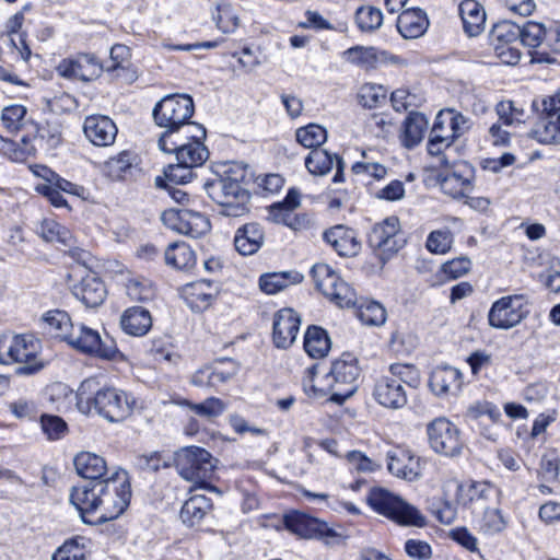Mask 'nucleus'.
<instances>
[{
  "mask_svg": "<svg viewBox=\"0 0 560 560\" xmlns=\"http://www.w3.org/2000/svg\"><path fill=\"white\" fill-rule=\"evenodd\" d=\"M40 425L47 439L51 441L63 438L68 431L67 423L59 416L42 415Z\"/></svg>",
  "mask_w": 560,
  "mask_h": 560,
  "instance_id": "53",
  "label": "nucleus"
},
{
  "mask_svg": "<svg viewBox=\"0 0 560 560\" xmlns=\"http://www.w3.org/2000/svg\"><path fill=\"white\" fill-rule=\"evenodd\" d=\"M135 156L128 151H122L110 158L105 163V172L108 177L115 180L124 179L133 166Z\"/></svg>",
  "mask_w": 560,
  "mask_h": 560,
  "instance_id": "43",
  "label": "nucleus"
},
{
  "mask_svg": "<svg viewBox=\"0 0 560 560\" xmlns=\"http://www.w3.org/2000/svg\"><path fill=\"white\" fill-rule=\"evenodd\" d=\"M360 368L357 359L350 353L332 362L330 372L325 376L331 400L343 402L352 396L359 386Z\"/></svg>",
  "mask_w": 560,
  "mask_h": 560,
  "instance_id": "9",
  "label": "nucleus"
},
{
  "mask_svg": "<svg viewBox=\"0 0 560 560\" xmlns=\"http://www.w3.org/2000/svg\"><path fill=\"white\" fill-rule=\"evenodd\" d=\"M547 28L544 24L538 22L528 21L523 26H520L521 40L528 47L544 46Z\"/></svg>",
  "mask_w": 560,
  "mask_h": 560,
  "instance_id": "50",
  "label": "nucleus"
},
{
  "mask_svg": "<svg viewBox=\"0 0 560 560\" xmlns=\"http://www.w3.org/2000/svg\"><path fill=\"white\" fill-rule=\"evenodd\" d=\"M203 139L192 137L172 138L166 148H159L165 153H175L176 160L191 167L200 166L208 159L209 152L202 143Z\"/></svg>",
  "mask_w": 560,
  "mask_h": 560,
  "instance_id": "17",
  "label": "nucleus"
},
{
  "mask_svg": "<svg viewBox=\"0 0 560 560\" xmlns=\"http://www.w3.org/2000/svg\"><path fill=\"white\" fill-rule=\"evenodd\" d=\"M304 349L311 358L326 357L330 349V339L326 330L317 326L308 327L304 337Z\"/></svg>",
  "mask_w": 560,
  "mask_h": 560,
  "instance_id": "38",
  "label": "nucleus"
},
{
  "mask_svg": "<svg viewBox=\"0 0 560 560\" xmlns=\"http://www.w3.org/2000/svg\"><path fill=\"white\" fill-rule=\"evenodd\" d=\"M211 509L210 500L203 494H192L182 506L180 518L192 527L199 524Z\"/></svg>",
  "mask_w": 560,
  "mask_h": 560,
  "instance_id": "33",
  "label": "nucleus"
},
{
  "mask_svg": "<svg viewBox=\"0 0 560 560\" xmlns=\"http://www.w3.org/2000/svg\"><path fill=\"white\" fill-rule=\"evenodd\" d=\"M429 442L434 452L454 457L460 454L463 441L459 430L445 418H438L427 428Z\"/></svg>",
  "mask_w": 560,
  "mask_h": 560,
  "instance_id": "15",
  "label": "nucleus"
},
{
  "mask_svg": "<svg viewBox=\"0 0 560 560\" xmlns=\"http://www.w3.org/2000/svg\"><path fill=\"white\" fill-rule=\"evenodd\" d=\"M368 502L380 514L405 526L424 527L425 516L413 505L392 494L385 489L371 490Z\"/></svg>",
  "mask_w": 560,
  "mask_h": 560,
  "instance_id": "7",
  "label": "nucleus"
},
{
  "mask_svg": "<svg viewBox=\"0 0 560 560\" xmlns=\"http://www.w3.org/2000/svg\"><path fill=\"white\" fill-rule=\"evenodd\" d=\"M547 121L539 124L533 131L532 137L544 144H560V110L550 114Z\"/></svg>",
  "mask_w": 560,
  "mask_h": 560,
  "instance_id": "39",
  "label": "nucleus"
},
{
  "mask_svg": "<svg viewBox=\"0 0 560 560\" xmlns=\"http://www.w3.org/2000/svg\"><path fill=\"white\" fill-rule=\"evenodd\" d=\"M324 240L345 257L355 256L361 248L355 232L345 225H335L325 231Z\"/></svg>",
  "mask_w": 560,
  "mask_h": 560,
  "instance_id": "23",
  "label": "nucleus"
},
{
  "mask_svg": "<svg viewBox=\"0 0 560 560\" xmlns=\"http://www.w3.org/2000/svg\"><path fill=\"white\" fill-rule=\"evenodd\" d=\"M27 109L20 104H13L2 109L1 121L4 128L11 132H19L26 124Z\"/></svg>",
  "mask_w": 560,
  "mask_h": 560,
  "instance_id": "48",
  "label": "nucleus"
},
{
  "mask_svg": "<svg viewBox=\"0 0 560 560\" xmlns=\"http://www.w3.org/2000/svg\"><path fill=\"white\" fill-rule=\"evenodd\" d=\"M130 498L129 476L124 469H118L110 477L91 485L73 487L70 493V502L85 523H92L86 515L94 513H97V518L103 522L117 518L128 508Z\"/></svg>",
  "mask_w": 560,
  "mask_h": 560,
  "instance_id": "1",
  "label": "nucleus"
},
{
  "mask_svg": "<svg viewBox=\"0 0 560 560\" xmlns=\"http://www.w3.org/2000/svg\"><path fill=\"white\" fill-rule=\"evenodd\" d=\"M528 314V303L524 295H506L492 303L488 323L492 328L509 330L520 325Z\"/></svg>",
  "mask_w": 560,
  "mask_h": 560,
  "instance_id": "11",
  "label": "nucleus"
},
{
  "mask_svg": "<svg viewBox=\"0 0 560 560\" xmlns=\"http://www.w3.org/2000/svg\"><path fill=\"white\" fill-rule=\"evenodd\" d=\"M285 529L301 538L318 539L334 536L328 524L299 511H292L282 517Z\"/></svg>",
  "mask_w": 560,
  "mask_h": 560,
  "instance_id": "16",
  "label": "nucleus"
},
{
  "mask_svg": "<svg viewBox=\"0 0 560 560\" xmlns=\"http://www.w3.org/2000/svg\"><path fill=\"white\" fill-rule=\"evenodd\" d=\"M316 288L340 307L355 304V293L327 264H316L311 270Z\"/></svg>",
  "mask_w": 560,
  "mask_h": 560,
  "instance_id": "10",
  "label": "nucleus"
},
{
  "mask_svg": "<svg viewBox=\"0 0 560 560\" xmlns=\"http://www.w3.org/2000/svg\"><path fill=\"white\" fill-rule=\"evenodd\" d=\"M295 136L299 143L312 150L320 149L319 147L327 140L326 129L317 124H310L299 128Z\"/></svg>",
  "mask_w": 560,
  "mask_h": 560,
  "instance_id": "44",
  "label": "nucleus"
},
{
  "mask_svg": "<svg viewBox=\"0 0 560 560\" xmlns=\"http://www.w3.org/2000/svg\"><path fill=\"white\" fill-rule=\"evenodd\" d=\"M360 103L368 108L377 107L386 98V90L382 85L365 84L359 92Z\"/></svg>",
  "mask_w": 560,
  "mask_h": 560,
  "instance_id": "56",
  "label": "nucleus"
},
{
  "mask_svg": "<svg viewBox=\"0 0 560 560\" xmlns=\"http://www.w3.org/2000/svg\"><path fill=\"white\" fill-rule=\"evenodd\" d=\"M38 349V340L33 336L3 335L0 337V363H20L15 373L32 375L43 368V363L37 360Z\"/></svg>",
  "mask_w": 560,
  "mask_h": 560,
  "instance_id": "6",
  "label": "nucleus"
},
{
  "mask_svg": "<svg viewBox=\"0 0 560 560\" xmlns=\"http://www.w3.org/2000/svg\"><path fill=\"white\" fill-rule=\"evenodd\" d=\"M457 502L464 506L480 500H488L498 493L497 488L487 481L457 483Z\"/></svg>",
  "mask_w": 560,
  "mask_h": 560,
  "instance_id": "32",
  "label": "nucleus"
},
{
  "mask_svg": "<svg viewBox=\"0 0 560 560\" xmlns=\"http://www.w3.org/2000/svg\"><path fill=\"white\" fill-rule=\"evenodd\" d=\"M37 136L45 140L49 148H56L61 143V128L56 122H46L36 127Z\"/></svg>",
  "mask_w": 560,
  "mask_h": 560,
  "instance_id": "61",
  "label": "nucleus"
},
{
  "mask_svg": "<svg viewBox=\"0 0 560 560\" xmlns=\"http://www.w3.org/2000/svg\"><path fill=\"white\" fill-rule=\"evenodd\" d=\"M400 224L397 217H388L375 224L369 234V245L385 262L401 248L404 241L398 237Z\"/></svg>",
  "mask_w": 560,
  "mask_h": 560,
  "instance_id": "14",
  "label": "nucleus"
},
{
  "mask_svg": "<svg viewBox=\"0 0 560 560\" xmlns=\"http://www.w3.org/2000/svg\"><path fill=\"white\" fill-rule=\"evenodd\" d=\"M246 176V166L233 164L224 176L206 184L207 194L221 207V214L238 218L249 211L250 194L245 187Z\"/></svg>",
  "mask_w": 560,
  "mask_h": 560,
  "instance_id": "4",
  "label": "nucleus"
},
{
  "mask_svg": "<svg viewBox=\"0 0 560 560\" xmlns=\"http://www.w3.org/2000/svg\"><path fill=\"white\" fill-rule=\"evenodd\" d=\"M301 319L292 308L278 311L273 318L272 339L277 348L287 349L295 341Z\"/></svg>",
  "mask_w": 560,
  "mask_h": 560,
  "instance_id": "18",
  "label": "nucleus"
},
{
  "mask_svg": "<svg viewBox=\"0 0 560 560\" xmlns=\"http://www.w3.org/2000/svg\"><path fill=\"white\" fill-rule=\"evenodd\" d=\"M336 166L334 183L343 182L345 162L338 154H332L325 149H314L305 158V167L315 176H325Z\"/></svg>",
  "mask_w": 560,
  "mask_h": 560,
  "instance_id": "21",
  "label": "nucleus"
},
{
  "mask_svg": "<svg viewBox=\"0 0 560 560\" xmlns=\"http://www.w3.org/2000/svg\"><path fill=\"white\" fill-rule=\"evenodd\" d=\"M385 55V51L364 46H353L342 52L345 60L364 69L375 68L378 62L384 61Z\"/></svg>",
  "mask_w": 560,
  "mask_h": 560,
  "instance_id": "36",
  "label": "nucleus"
},
{
  "mask_svg": "<svg viewBox=\"0 0 560 560\" xmlns=\"http://www.w3.org/2000/svg\"><path fill=\"white\" fill-rule=\"evenodd\" d=\"M491 37L498 44L513 45V43L521 38L520 26L506 21L501 22L493 27Z\"/></svg>",
  "mask_w": 560,
  "mask_h": 560,
  "instance_id": "58",
  "label": "nucleus"
},
{
  "mask_svg": "<svg viewBox=\"0 0 560 560\" xmlns=\"http://www.w3.org/2000/svg\"><path fill=\"white\" fill-rule=\"evenodd\" d=\"M471 261L468 257H458L442 266L443 272L451 279H457L469 271Z\"/></svg>",
  "mask_w": 560,
  "mask_h": 560,
  "instance_id": "63",
  "label": "nucleus"
},
{
  "mask_svg": "<svg viewBox=\"0 0 560 560\" xmlns=\"http://www.w3.org/2000/svg\"><path fill=\"white\" fill-rule=\"evenodd\" d=\"M438 127V116L435 117L433 127L428 141V152L431 155H438L453 143L452 135H450L448 124L443 122Z\"/></svg>",
  "mask_w": 560,
  "mask_h": 560,
  "instance_id": "46",
  "label": "nucleus"
},
{
  "mask_svg": "<svg viewBox=\"0 0 560 560\" xmlns=\"http://www.w3.org/2000/svg\"><path fill=\"white\" fill-rule=\"evenodd\" d=\"M126 291L135 301H149L155 293L151 282L144 279H130L126 284Z\"/></svg>",
  "mask_w": 560,
  "mask_h": 560,
  "instance_id": "57",
  "label": "nucleus"
},
{
  "mask_svg": "<svg viewBox=\"0 0 560 560\" xmlns=\"http://www.w3.org/2000/svg\"><path fill=\"white\" fill-rule=\"evenodd\" d=\"M194 110V100L187 94H170L155 104L152 110L153 120L164 129L158 140L159 148H166V142L182 135L196 139L206 138L203 126L191 121Z\"/></svg>",
  "mask_w": 560,
  "mask_h": 560,
  "instance_id": "2",
  "label": "nucleus"
},
{
  "mask_svg": "<svg viewBox=\"0 0 560 560\" xmlns=\"http://www.w3.org/2000/svg\"><path fill=\"white\" fill-rule=\"evenodd\" d=\"M264 240L262 228L258 223H247L236 230L234 246L241 255L249 256L260 249Z\"/></svg>",
  "mask_w": 560,
  "mask_h": 560,
  "instance_id": "27",
  "label": "nucleus"
},
{
  "mask_svg": "<svg viewBox=\"0 0 560 560\" xmlns=\"http://www.w3.org/2000/svg\"><path fill=\"white\" fill-rule=\"evenodd\" d=\"M472 170L464 166V170L446 172L440 175L439 184L442 191L454 199L468 197L472 191Z\"/></svg>",
  "mask_w": 560,
  "mask_h": 560,
  "instance_id": "24",
  "label": "nucleus"
},
{
  "mask_svg": "<svg viewBox=\"0 0 560 560\" xmlns=\"http://www.w3.org/2000/svg\"><path fill=\"white\" fill-rule=\"evenodd\" d=\"M429 385L436 396H455L463 386V374L451 365L436 366L430 375Z\"/></svg>",
  "mask_w": 560,
  "mask_h": 560,
  "instance_id": "22",
  "label": "nucleus"
},
{
  "mask_svg": "<svg viewBox=\"0 0 560 560\" xmlns=\"http://www.w3.org/2000/svg\"><path fill=\"white\" fill-rule=\"evenodd\" d=\"M303 278L296 270L270 272L260 276L259 287L267 294H276L292 284L301 283Z\"/></svg>",
  "mask_w": 560,
  "mask_h": 560,
  "instance_id": "31",
  "label": "nucleus"
},
{
  "mask_svg": "<svg viewBox=\"0 0 560 560\" xmlns=\"http://www.w3.org/2000/svg\"><path fill=\"white\" fill-rule=\"evenodd\" d=\"M217 459L197 446L182 448L175 455L178 474L186 480L196 483L199 488H207L212 478Z\"/></svg>",
  "mask_w": 560,
  "mask_h": 560,
  "instance_id": "8",
  "label": "nucleus"
},
{
  "mask_svg": "<svg viewBox=\"0 0 560 560\" xmlns=\"http://www.w3.org/2000/svg\"><path fill=\"white\" fill-rule=\"evenodd\" d=\"M38 233L47 242H56L66 247H71L73 244L71 232L52 219L43 220Z\"/></svg>",
  "mask_w": 560,
  "mask_h": 560,
  "instance_id": "40",
  "label": "nucleus"
},
{
  "mask_svg": "<svg viewBox=\"0 0 560 560\" xmlns=\"http://www.w3.org/2000/svg\"><path fill=\"white\" fill-rule=\"evenodd\" d=\"M77 80L92 81L98 78L104 70L97 58L90 54H82L75 58Z\"/></svg>",
  "mask_w": 560,
  "mask_h": 560,
  "instance_id": "47",
  "label": "nucleus"
},
{
  "mask_svg": "<svg viewBox=\"0 0 560 560\" xmlns=\"http://www.w3.org/2000/svg\"><path fill=\"white\" fill-rule=\"evenodd\" d=\"M212 14L217 27L224 34L234 33L240 25V18L234 8L228 2H220Z\"/></svg>",
  "mask_w": 560,
  "mask_h": 560,
  "instance_id": "42",
  "label": "nucleus"
},
{
  "mask_svg": "<svg viewBox=\"0 0 560 560\" xmlns=\"http://www.w3.org/2000/svg\"><path fill=\"white\" fill-rule=\"evenodd\" d=\"M84 548L78 538L66 540L51 556V560H84Z\"/></svg>",
  "mask_w": 560,
  "mask_h": 560,
  "instance_id": "55",
  "label": "nucleus"
},
{
  "mask_svg": "<svg viewBox=\"0 0 560 560\" xmlns=\"http://www.w3.org/2000/svg\"><path fill=\"white\" fill-rule=\"evenodd\" d=\"M165 262L176 269H190L196 264L194 250L185 242H174L164 254Z\"/></svg>",
  "mask_w": 560,
  "mask_h": 560,
  "instance_id": "37",
  "label": "nucleus"
},
{
  "mask_svg": "<svg viewBox=\"0 0 560 560\" xmlns=\"http://www.w3.org/2000/svg\"><path fill=\"white\" fill-rule=\"evenodd\" d=\"M161 220L166 228L192 238L206 235L211 229L210 221L205 214L189 209L165 210Z\"/></svg>",
  "mask_w": 560,
  "mask_h": 560,
  "instance_id": "13",
  "label": "nucleus"
},
{
  "mask_svg": "<svg viewBox=\"0 0 560 560\" xmlns=\"http://www.w3.org/2000/svg\"><path fill=\"white\" fill-rule=\"evenodd\" d=\"M75 471L85 479L100 481L107 471L105 459L91 452H81L73 459Z\"/></svg>",
  "mask_w": 560,
  "mask_h": 560,
  "instance_id": "30",
  "label": "nucleus"
},
{
  "mask_svg": "<svg viewBox=\"0 0 560 560\" xmlns=\"http://www.w3.org/2000/svg\"><path fill=\"white\" fill-rule=\"evenodd\" d=\"M388 471L401 479L413 481L420 475L419 459L402 446H395L386 454Z\"/></svg>",
  "mask_w": 560,
  "mask_h": 560,
  "instance_id": "19",
  "label": "nucleus"
},
{
  "mask_svg": "<svg viewBox=\"0 0 560 560\" xmlns=\"http://www.w3.org/2000/svg\"><path fill=\"white\" fill-rule=\"evenodd\" d=\"M420 384V372L413 364H390L374 384L373 397L384 408L398 410L408 402V388Z\"/></svg>",
  "mask_w": 560,
  "mask_h": 560,
  "instance_id": "5",
  "label": "nucleus"
},
{
  "mask_svg": "<svg viewBox=\"0 0 560 560\" xmlns=\"http://www.w3.org/2000/svg\"><path fill=\"white\" fill-rule=\"evenodd\" d=\"M119 323L122 331L127 335L142 337L152 327V316L147 308L132 306L122 312Z\"/></svg>",
  "mask_w": 560,
  "mask_h": 560,
  "instance_id": "26",
  "label": "nucleus"
},
{
  "mask_svg": "<svg viewBox=\"0 0 560 560\" xmlns=\"http://www.w3.org/2000/svg\"><path fill=\"white\" fill-rule=\"evenodd\" d=\"M133 465L143 471H156L161 467L168 466V458L155 451L135 456Z\"/></svg>",
  "mask_w": 560,
  "mask_h": 560,
  "instance_id": "54",
  "label": "nucleus"
},
{
  "mask_svg": "<svg viewBox=\"0 0 560 560\" xmlns=\"http://www.w3.org/2000/svg\"><path fill=\"white\" fill-rule=\"evenodd\" d=\"M83 132L94 145L109 147L116 140L118 129L108 116L91 115L84 119Z\"/></svg>",
  "mask_w": 560,
  "mask_h": 560,
  "instance_id": "20",
  "label": "nucleus"
},
{
  "mask_svg": "<svg viewBox=\"0 0 560 560\" xmlns=\"http://www.w3.org/2000/svg\"><path fill=\"white\" fill-rule=\"evenodd\" d=\"M452 241L448 230L432 231L427 240V248L434 254H445L451 248Z\"/></svg>",
  "mask_w": 560,
  "mask_h": 560,
  "instance_id": "59",
  "label": "nucleus"
},
{
  "mask_svg": "<svg viewBox=\"0 0 560 560\" xmlns=\"http://www.w3.org/2000/svg\"><path fill=\"white\" fill-rule=\"evenodd\" d=\"M428 26L425 12L418 8L404 10L397 19V30L404 38H418L424 34Z\"/></svg>",
  "mask_w": 560,
  "mask_h": 560,
  "instance_id": "29",
  "label": "nucleus"
},
{
  "mask_svg": "<svg viewBox=\"0 0 560 560\" xmlns=\"http://www.w3.org/2000/svg\"><path fill=\"white\" fill-rule=\"evenodd\" d=\"M359 318L365 325L380 326L386 320V310L381 303L369 301L360 306Z\"/></svg>",
  "mask_w": 560,
  "mask_h": 560,
  "instance_id": "51",
  "label": "nucleus"
},
{
  "mask_svg": "<svg viewBox=\"0 0 560 560\" xmlns=\"http://www.w3.org/2000/svg\"><path fill=\"white\" fill-rule=\"evenodd\" d=\"M191 166L183 164L177 161L176 164H170L165 171V178L173 184H186L190 182L194 176Z\"/></svg>",
  "mask_w": 560,
  "mask_h": 560,
  "instance_id": "60",
  "label": "nucleus"
},
{
  "mask_svg": "<svg viewBox=\"0 0 560 560\" xmlns=\"http://www.w3.org/2000/svg\"><path fill=\"white\" fill-rule=\"evenodd\" d=\"M428 128V119L418 112H411L404 122V132L401 143L404 147L411 149L418 145Z\"/></svg>",
  "mask_w": 560,
  "mask_h": 560,
  "instance_id": "35",
  "label": "nucleus"
},
{
  "mask_svg": "<svg viewBox=\"0 0 560 560\" xmlns=\"http://www.w3.org/2000/svg\"><path fill=\"white\" fill-rule=\"evenodd\" d=\"M446 122L450 127V135H452L453 142L467 132L470 128L469 118L463 114L455 112L454 109H442L438 114V126ZM440 128V127H436Z\"/></svg>",
  "mask_w": 560,
  "mask_h": 560,
  "instance_id": "41",
  "label": "nucleus"
},
{
  "mask_svg": "<svg viewBox=\"0 0 560 560\" xmlns=\"http://www.w3.org/2000/svg\"><path fill=\"white\" fill-rule=\"evenodd\" d=\"M43 323L47 334L66 341L69 339L74 326L68 313L61 310H51L45 313L43 315Z\"/></svg>",
  "mask_w": 560,
  "mask_h": 560,
  "instance_id": "34",
  "label": "nucleus"
},
{
  "mask_svg": "<svg viewBox=\"0 0 560 560\" xmlns=\"http://www.w3.org/2000/svg\"><path fill=\"white\" fill-rule=\"evenodd\" d=\"M180 405L188 407L197 416L212 419L221 416L225 409V404L217 397H210L202 402L195 404L189 400H184Z\"/></svg>",
  "mask_w": 560,
  "mask_h": 560,
  "instance_id": "49",
  "label": "nucleus"
},
{
  "mask_svg": "<svg viewBox=\"0 0 560 560\" xmlns=\"http://www.w3.org/2000/svg\"><path fill=\"white\" fill-rule=\"evenodd\" d=\"M459 15L464 32L469 37L480 35L486 25V11L477 0H463L459 4Z\"/></svg>",
  "mask_w": 560,
  "mask_h": 560,
  "instance_id": "28",
  "label": "nucleus"
},
{
  "mask_svg": "<svg viewBox=\"0 0 560 560\" xmlns=\"http://www.w3.org/2000/svg\"><path fill=\"white\" fill-rule=\"evenodd\" d=\"M67 342L83 353L105 360H116L121 355L114 340L102 339L98 331L85 325L73 326Z\"/></svg>",
  "mask_w": 560,
  "mask_h": 560,
  "instance_id": "12",
  "label": "nucleus"
},
{
  "mask_svg": "<svg viewBox=\"0 0 560 560\" xmlns=\"http://www.w3.org/2000/svg\"><path fill=\"white\" fill-rule=\"evenodd\" d=\"M559 469L560 458L558 454L556 453V451H548L540 458L537 474L541 480L546 482H552L558 479Z\"/></svg>",
  "mask_w": 560,
  "mask_h": 560,
  "instance_id": "52",
  "label": "nucleus"
},
{
  "mask_svg": "<svg viewBox=\"0 0 560 560\" xmlns=\"http://www.w3.org/2000/svg\"><path fill=\"white\" fill-rule=\"evenodd\" d=\"M135 399L127 393L114 387L98 386L95 378L84 380L77 393V407L83 413L92 410L110 422H116L129 416L135 406Z\"/></svg>",
  "mask_w": 560,
  "mask_h": 560,
  "instance_id": "3",
  "label": "nucleus"
},
{
  "mask_svg": "<svg viewBox=\"0 0 560 560\" xmlns=\"http://www.w3.org/2000/svg\"><path fill=\"white\" fill-rule=\"evenodd\" d=\"M73 295L86 307H97L106 298V289L102 280L93 272H88L81 281L73 285Z\"/></svg>",
  "mask_w": 560,
  "mask_h": 560,
  "instance_id": "25",
  "label": "nucleus"
},
{
  "mask_svg": "<svg viewBox=\"0 0 560 560\" xmlns=\"http://www.w3.org/2000/svg\"><path fill=\"white\" fill-rule=\"evenodd\" d=\"M481 527L485 532L490 534L503 530L505 521L501 511L498 509H487L483 514Z\"/></svg>",
  "mask_w": 560,
  "mask_h": 560,
  "instance_id": "62",
  "label": "nucleus"
},
{
  "mask_svg": "<svg viewBox=\"0 0 560 560\" xmlns=\"http://www.w3.org/2000/svg\"><path fill=\"white\" fill-rule=\"evenodd\" d=\"M130 50L125 45H114L110 49V65L104 66L106 71H115L125 68V63L129 61Z\"/></svg>",
  "mask_w": 560,
  "mask_h": 560,
  "instance_id": "64",
  "label": "nucleus"
},
{
  "mask_svg": "<svg viewBox=\"0 0 560 560\" xmlns=\"http://www.w3.org/2000/svg\"><path fill=\"white\" fill-rule=\"evenodd\" d=\"M355 23L362 32H374L383 25V12L373 5H362L355 11Z\"/></svg>",
  "mask_w": 560,
  "mask_h": 560,
  "instance_id": "45",
  "label": "nucleus"
}]
</instances>
